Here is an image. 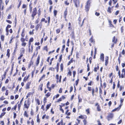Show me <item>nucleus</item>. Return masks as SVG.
Returning a JSON list of instances; mask_svg holds the SVG:
<instances>
[{
  "label": "nucleus",
  "mask_w": 125,
  "mask_h": 125,
  "mask_svg": "<svg viewBox=\"0 0 125 125\" xmlns=\"http://www.w3.org/2000/svg\"><path fill=\"white\" fill-rule=\"evenodd\" d=\"M91 3V0H88L86 3L85 6V10L87 11H88L89 10L90 6Z\"/></svg>",
  "instance_id": "nucleus-1"
},
{
  "label": "nucleus",
  "mask_w": 125,
  "mask_h": 125,
  "mask_svg": "<svg viewBox=\"0 0 125 125\" xmlns=\"http://www.w3.org/2000/svg\"><path fill=\"white\" fill-rule=\"evenodd\" d=\"M30 104L31 103L29 101L28 99L27 101H25V102L24 104V107L28 109Z\"/></svg>",
  "instance_id": "nucleus-2"
},
{
  "label": "nucleus",
  "mask_w": 125,
  "mask_h": 125,
  "mask_svg": "<svg viewBox=\"0 0 125 125\" xmlns=\"http://www.w3.org/2000/svg\"><path fill=\"white\" fill-rule=\"evenodd\" d=\"M113 117V113H109L107 116V119L108 120L111 119Z\"/></svg>",
  "instance_id": "nucleus-3"
},
{
  "label": "nucleus",
  "mask_w": 125,
  "mask_h": 125,
  "mask_svg": "<svg viewBox=\"0 0 125 125\" xmlns=\"http://www.w3.org/2000/svg\"><path fill=\"white\" fill-rule=\"evenodd\" d=\"M36 8H35L33 9V11L32 12V14L31 15L32 17H33L32 19H34V16L36 15Z\"/></svg>",
  "instance_id": "nucleus-4"
},
{
  "label": "nucleus",
  "mask_w": 125,
  "mask_h": 125,
  "mask_svg": "<svg viewBox=\"0 0 125 125\" xmlns=\"http://www.w3.org/2000/svg\"><path fill=\"white\" fill-rule=\"evenodd\" d=\"M56 78L57 79V82H59L60 83L61 82V80L62 78L61 76H60L59 78V76L58 74H57L56 75Z\"/></svg>",
  "instance_id": "nucleus-5"
},
{
  "label": "nucleus",
  "mask_w": 125,
  "mask_h": 125,
  "mask_svg": "<svg viewBox=\"0 0 125 125\" xmlns=\"http://www.w3.org/2000/svg\"><path fill=\"white\" fill-rule=\"evenodd\" d=\"M78 20L79 21V26L80 27H81L83 25V23H84V19H83V20L82 21V22H81V21L80 20V19L79 18Z\"/></svg>",
  "instance_id": "nucleus-6"
},
{
  "label": "nucleus",
  "mask_w": 125,
  "mask_h": 125,
  "mask_svg": "<svg viewBox=\"0 0 125 125\" xmlns=\"http://www.w3.org/2000/svg\"><path fill=\"white\" fill-rule=\"evenodd\" d=\"M122 73L121 74V77L122 78H124L125 75V68L123 69L122 70Z\"/></svg>",
  "instance_id": "nucleus-7"
},
{
  "label": "nucleus",
  "mask_w": 125,
  "mask_h": 125,
  "mask_svg": "<svg viewBox=\"0 0 125 125\" xmlns=\"http://www.w3.org/2000/svg\"><path fill=\"white\" fill-rule=\"evenodd\" d=\"M40 59V57L39 56H38L37 59V60L36 61V66H37L39 63V60Z\"/></svg>",
  "instance_id": "nucleus-8"
},
{
  "label": "nucleus",
  "mask_w": 125,
  "mask_h": 125,
  "mask_svg": "<svg viewBox=\"0 0 125 125\" xmlns=\"http://www.w3.org/2000/svg\"><path fill=\"white\" fill-rule=\"evenodd\" d=\"M31 84V83L29 82H27L26 85V89H29L30 88V86Z\"/></svg>",
  "instance_id": "nucleus-9"
},
{
  "label": "nucleus",
  "mask_w": 125,
  "mask_h": 125,
  "mask_svg": "<svg viewBox=\"0 0 125 125\" xmlns=\"http://www.w3.org/2000/svg\"><path fill=\"white\" fill-rule=\"evenodd\" d=\"M108 56H106L105 58V65L106 66L108 63Z\"/></svg>",
  "instance_id": "nucleus-10"
},
{
  "label": "nucleus",
  "mask_w": 125,
  "mask_h": 125,
  "mask_svg": "<svg viewBox=\"0 0 125 125\" xmlns=\"http://www.w3.org/2000/svg\"><path fill=\"white\" fill-rule=\"evenodd\" d=\"M104 54L103 53L101 54L100 59L103 62L104 61Z\"/></svg>",
  "instance_id": "nucleus-11"
},
{
  "label": "nucleus",
  "mask_w": 125,
  "mask_h": 125,
  "mask_svg": "<svg viewBox=\"0 0 125 125\" xmlns=\"http://www.w3.org/2000/svg\"><path fill=\"white\" fill-rule=\"evenodd\" d=\"M10 50L9 49H8L7 50V53L6 54V55L8 56V57L9 58L10 57Z\"/></svg>",
  "instance_id": "nucleus-12"
},
{
  "label": "nucleus",
  "mask_w": 125,
  "mask_h": 125,
  "mask_svg": "<svg viewBox=\"0 0 125 125\" xmlns=\"http://www.w3.org/2000/svg\"><path fill=\"white\" fill-rule=\"evenodd\" d=\"M25 50L24 48H22L21 49V54H22L24 53Z\"/></svg>",
  "instance_id": "nucleus-13"
},
{
  "label": "nucleus",
  "mask_w": 125,
  "mask_h": 125,
  "mask_svg": "<svg viewBox=\"0 0 125 125\" xmlns=\"http://www.w3.org/2000/svg\"><path fill=\"white\" fill-rule=\"evenodd\" d=\"M51 104L50 103V104H48L47 105L46 107V111H47V110L49 109L50 106H51Z\"/></svg>",
  "instance_id": "nucleus-14"
},
{
  "label": "nucleus",
  "mask_w": 125,
  "mask_h": 125,
  "mask_svg": "<svg viewBox=\"0 0 125 125\" xmlns=\"http://www.w3.org/2000/svg\"><path fill=\"white\" fill-rule=\"evenodd\" d=\"M28 79V78L27 77V76H25L23 80V81L25 82H26Z\"/></svg>",
  "instance_id": "nucleus-15"
},
{
  "label": "nucleus",
  "mask_w": 125,
  "mask_h": 125,
  "mask_svg": "<svg viewBox=\"0 0 125 125\" xmlns=\"http://www.w3.org/2000/svg\"><path fill=\"white\" fill-rule=\"evenodd\" d=\"M67 14V11L66 10L64 12V17L65 18H66V15Z\"/></svg>",
  "instance_id": "nucleus-16"
},
{
  "label": "nucleus",
  "mask_w": 125,
  "mask_h": 125,
  "mask_svg": "<svg viewBox=\"0 0 125 125\" xmlns=\"http://www.w3.org/2000/svg\"><path fill=\"white\" fill-rule=\"evenodd\" d=\"M120 107H120L119 108V107H117V108H115V109L113 110H112V111L113 112H114V111H117V110L118 111L120 109Z\"/></svg>",
  "instance_id": "nucleus-17"
},
{
  "label": "nucleus",
  "mask_w": 125,
  "mask_h": 125,
  "mask_svg": "<svg viewBox=\"0 0 125 125\" xmlns=\"http://www.w3.org/2000/svg\"><path fill=\"white\" fill-rule=\"evenodd\" d=\"M24 115L25 116L27 117H28V114L27 113V112L26 111H25L24 112Z\"/></svg>",
  "instance_id": "nucleus-18"
},
{
  "label": "nucleus",
  "mask_w": 125,
  "mask_h": 125,
  "mask_svg": "<svg viewBox=\"0 0 125 125\" xmlns=\"http://www.w3.org/2000/svg\"><path fill=\"white\" fill-rule=\"evenodd\" d=\"M24 30H23L22 31V33L21 34V36L22 37H23V38L24 37V36H25V34H24Z\"/></svg>",
  "instance_id": "nucleus-19"
},
{
  "label": "nucleus",
  "mask_w": 125,
  "mask_h": 125,
  "mask_svg": "<svg viewBox=\"0 0 125 125\" xmlns=\"http://www.w3.org/2000/svg\"><path fill=\"white\" fill-rule=\"evenodd\" d=\"M124 100V99H122V98H120V102L121 103V104L119 105V106H120V107H121V106H122V103L123 102Z\"/></svg>",
  "instance_id": "nucleus-20"
},
{
  "label": "nucleus",
  "mask_w": 125,
  "mask_h": 125,
  "mask_svg": "<svg viewBox=\"0 0 125 125\" xmlns=\"http://www.w3.org/2000/svg\"><path fill=\"white\" fill-rule=\"evenodd\" d=\"M61 70V71H62L63 70V64L62 63H61L60 65Z\"/></svg>",
  "instance_id": "nucleus-21"
},
{
  "label": "nucleus",
  "mask_w": 125,
  "mask_h": 125,
  "mask_svg": "<svg viewBox=\"0 0 125 125\" xmlns=\"http://www.w3.org/2000/svg\"><path fill=\"white\" fill-rule=\"evenodd\" d=\"M35 101L37 103H38V105H39L40 104V101L38 99H35Z\"/></svg>",
  "instance_id": "nucleus-22"
},
{
  "label": "nucleus",
  "mask_w": 125,
  "mask_h": 125,
  "mask_svg": "<svg viewBox=\"0 0 125 125\" xmlns=\"http://www.w3.org/2000/svg\"><path fill=\"white\" fill-rule=\"evenodd\" d=\"M111 8L110 7H108L107 9V11L109 12V13H111Z\"/></svg>",
  "instance_id": "nucleus-23"
},
{
  "label": "nucleus",
  "mask_w": 125,
  "mask_h": 125,
  "mask_svg": "<svg viewBox=\"0 0 125 125\" xmlns=\"http://www.w3.org/2000/svg\"><path fill=\"white\" fill-rule=\"evenodd\" d=\"M40 26V24H37L36 25V27H35L36 29V30H38Z\"/></svg>",
  "instance_id": "nucleus-24"
},
{
  "label": "nucleus",
  "mask_w": 125,
  "mask_h": 125,
  "mask_svg": "<svg viewBox=\"0 0 125 125\" xmlns=\"http://www.w3.org/2000/svg\"><path fill=\"white\" fill-rule=\"evenodd\" d=\"M31 93L30 92L29 93H28L26 96V98H27L31 95Z\"/></svg>",
  "instance_id": "nucleus-25"
},
{
  "label": "nucleus",
  "mask_w": 125,
  "mask_h": 125,
  "mask_svg": "<svg viewBox=\"0 0 125 125\" xmlns=\"http://www.w3.org/2000/svg\"><path fill=\"white\" fill-rule=\"evenodd\" d=\"M97 109L98 111H100L101 110L100 107L99 106V105H98L97 107Z\"/></svg>",
  "instance_id": "nucleus-26"
},
{
  "label": "nucleus",
  "mask_w": 125,
  "mask_h": 125,
  "mask_svg": "<svg viewBox=\"0 0 125 125\" xmlns=\"http://www.w3.org/2000/svg\"><path fill=\"white\" fill-rule=\"evenodd\" d=\"M89 41L91 42H94V40H93V37L92 36L89 40Z\"/></svg>",
  "instance_id": "nucleus-27"
},
{
  "label": "nucleus",
  "mask_w": 125,
  "mask_h": 125,
  "mask_svg": "<svg viewBox=\"0 0 125 125\" xmlns=\"http://www.w3.org/2000/svg\"><path fill=\"white\" fill-rule=\"evenodd\" d=\"M112 42H114L115 43L116 42V41L115 40V36H114L113 37L112 39Z\"/></svg>",
  "instance_id": "nucleus-28"
},
{
  "label": "nucleus",
  "mask_w": 125,
  "mask_h": 125,
  "mask_svg": "<svg viewBox=\"0 0 125 125\" xmlns=\"http://www.w3.org/2000/svg\"><path fill=\"white\" fill-rule=\"evenodd\" d=\"M62 54L61 55H60V57H59V61L60 62L61 61L62 59Z\"/></svg>",
  "instance_id": "nucleus-29"
},
{
  "label": "nucleus",
  "mask_w": 125,
  "mask_h": 125,
  "mask_svg": "<svg viewBox=\"0 0 125 125\" xmlns=\"http://www.w3.org/2000/svg\"><path fill=\"white\" fill-rule=\"evenodd\" d=\"M63 122V121L62 120L60 122L58 123L57 125H60L61 124H62Z\"/></svg>",
  "instance_id": "nucleus-30"
},
{
  "label": "nucleus",
  "mask_w": 125,
  "mask_h": 125,
  "mask_svg": "<svg viewBox=\"0 0 125 125\" xmlns=\"http://www.w3.org/2000/svg\"><path fill=\"white\" fill-rule=\"evenodd\" d=\"M73 62V58H72V59H71V60L69 62V63L68 64V65H70L71 63H72Z\"/></svg>",
  "instance_id": "nucleus-31"
},
{
  "label": "nucleus",
  "mask_w": 125,
  "mask_h": 125,
  "mask_svg": "<svg viewBox=\"0 0 125 125\" xmlns=\"http://www.w3.org/2000/svg\"><path fill=\"white\" fill-rule=\"evenodd\" d=\"M21 40L22 42H24L25 41V39L23 37H21Z\"/></svg>",
  "instance_id": "nucleus-32"
},
{
  "label": "nucleus",
  "mask_w": 125,
  "mask_h": 125,
  "mask_svg": "<svg viewBox=\"0 0 125 125\" xmlns=\"http://www.w3.org/2000/svg\"><path fill=\"white\" fill-rule=\"evenodd\" d=\"M59 64L58 63H57L56 67L57 68V72H58V70L59 69Z\"/></svg>",
  "instance_id": "nucleus-33"
},
{
  "label": "nucleus",
  "mask_w": 125,
  "mask_h": 125,
  "mask_svg": "<svg viewBox=\"0 0 125 125\" xmlns=\"http://www.w3.org/2000/svg\"><path fill=\"white\" fill-rule=\"evenodd\" d=\"M4 37L3 35H2L1 36V40L2 41H3L4 39Z\"/></svg>",
  "instance_id": "nucleus-34"
},
{
  "label": "nucleus",
  "mask_w": 125,
  "mask_h": 125,
  "mask_svg": "<svg viewBox=\"0 0 125 125\" xmlns=\"http://www.w3.org/2000/svg\"><path fill=\"white\" fill-rule=\"evenodd\" d=\"M54 14L55 16H56L57 12V11L56 10H55L54 11Z\"/></svg>",
  "instance_id": "nucleus-35"
},
{
  "label": "nucleus",
  "mask_w": 125,
  "mask_h": 125,
  "mask_svg": "<svg viewBox=\"0 0 125 125\" xmlns=\"http://www.w3.org/2000/svg\"><path fill=\"white\" fill-rule=\"evenodd\" d=\"M51 94V93H50L48 92L45 95L47 96V97H48Z\"/></svg>",
  "instance_id": "nucleus-36"
},
{
  "label": "nucleus",
  "mask_w": 125,
  "mask_h": 125,
  "mask_svg": "<svg viewBox=\"0 0 125 125\" xmlns=\"http://www.w3.org/2000/svg\"><path fill=\"white\" fill-rule=\"evenodd\" d=\"M26 45V43L24 42H22L21 45L23 46H25Z\"/></svg>",
  "instance_id": "nucleus-37"
},
{
  "label": "nucleus",
  "mask_w": 125,
  "mask_h": 125,
  "mask_svg": "<svg viewBox=\"0 0 125 125\" xmlns=\"http://www.w3.org/2000/svg\"><path fill=\"white\" fill-rule=\"evenodd\" d=\"M86 111L87 112V114H90L89 109H88L86 110Z\"/></svg>",
  "instance_id": "nucleus-38"
},
{
  "label": "nucleus",
  "mask_w": 125,
  "mask_h": 125,
  "mask_svg": "<svg viewBox=\"0 0 125 125\" xmlns=\"http://www.w3.org/2000/svg\"><path fill=\"white\" fill-rule=\"evenodd\" d=\"M121 33H123L124 31V27L123 26H122L121 27Z\"/></svg>",
  "instance_id": "nucleus-39"
},
{
  "label": "nucleus",
  "mask_w": 125,
  "mask_h": 125,
  "mask_svg": "<svg viewBox=\"0 0 125 125\" xmlns=\"http://www.w3.org/2000/svg\"><path fill=\"white\" fill-rule=\"evenodd\" d=\"M9 90H7L6 91V93H5V95H8V94Z\"/></svg>",
  "instance_id": "nucleus-40"
},
{
  "label": "nucleus",
  "mask_w": 125,
  "mask_h": 125,
  "mask_svg": "<svg viewBox=\"0 0 125 125\" xmlns=\"http://www.w3.org/2000/svg\"><path fill=\"white\" fill-rule=\"evenodd\" d=\"M33 38H31L30 39L29 42H32L33 41Z\"/></svg>",
  "instance_id": "nucleus-41"
},
{
  "label": "nucleus",
  "mask_w": 125,
  "mask_h": 125,
  "mask_svg": "<svg viewBox=\"0 0 125 125\" xmlns=\"http://www.w3.org/2000/svg\"><path fill=\"white\" fill-rule=\"evenodd\" d=\"M39 19H38L35 21V23L36 24L38 23H39Z\"/></svg>",
  "instance_id": "nucleus-42"
},
{
  "label": "nucleus",
  "mask_w": 125,
  "mask_h": 125,
  "mask_svg": "<svg viewBox=\"0 0 125 125\" xmlns=\"http://www.w3.org/2000/svg\"><path fill=\"white\" fill-rule=\"evenodd\" d=\"M65 45H63V46H62V52H63V51H64V48H65Z\"/></svg>",
  "instance_id": "nucleus-43"
},
{
  "label": "nucleus",
  "mask_w": 125,
  "mask_h": 125,
  "mask_svg": "<svg viewBox=\"0 0 125 125\" xmlns=\"http://www.w3.org/2000/svg\"><path fill=\"white\" fill-rule=\"evenodd\" d=\"M44 50H45L47 52L48 51V50L47 48V46L44 47Z\"/></svg>",
  "instance_id": "nucleus-44"
},
{
  "label": "nucleus",
  "mask_w": 125,
  "mask_h": 125,
  "mask_svg": "<svg viewBox=\"0 0 125 125\" xmlns=\"http://www.w3.org/2000/svg\"><path fill=\"white\" fill-rule=\"evenodd\" d=\"M60 30L59 29H57L56 30V33H59L60 32Z\"/></svg>",
  "instance_id": "nucleus-45"
},
{
  "label": "nucleus",
  "mask_w": 125,
  "mask_h": 125,
  "mask_svg": "<svg viewBox=\"0 0 125 125\" xmlns=\"http://www.w3.org/2000/svg\"><path fill=\"white\" fill-rule=\"evenodd\" d=\"M6 89L5 87V86H3L2 88V91H4Z\"/></svg>",
  "instance_id": "nucleus-46"
},
{
  "label": "nucleus",
  "mask_w": 125,
  "mask_h": 125,
  "mask_svg": "<svg viewBox=\"0 0 125 125\" xmlns=\"http://www.w3.org/2000/svg\"><path fill=\"white\" fill-rule=\"evenodd\" d=\"M23 56V54H21V55H20V56L18 58V59L19 60L20 59H21V58Z\"/></svg>",
  "instance_id": "nucleus-47"
},
{
  "label": "nucleus",
  "mask_w": 125,
  "mask_h": 125,
  "mask_svg": "<svg viewBox=\"0 0 125 125\" xmlns=\"http://www.w3.org/2000/svg\"><path fill=\"white\" fill-rule=\"evenodd\" d=\"M65 4L66 5H68L69 4V3L67 1H66L65 2Z\"/></svg>",
  "instance_id": "nucleus-48"
},
{
  "label": "nucleus",
  "mask_w": 125,
  "mask_h": 125,
  "mask_svg": "<svg viewBox=\"0 0 125 125\" xmlns=\"http://www.w3.org/2000/svg\"><path fill=\"white\" fill-rule=\"evenodd\" d=\"M6 21L7 22H8L9 24H11L12 23L11 21L10 20H6Z\"/></svg>",
  "instance_id": "nucleus-49"
},
{
  "label": "nucleus",
  "mask_w": 125,
  "mask_h": 125,
  "mask_svg": "<svg viewBox=\"0 0 125 125\" xmlns=\"http://www.w3.org/2000/svg\"><path fill=\"white\" fill-rule=\"evenodd\" d=\"M22 8H26L27 9L26 6V5L25 4H23L22 7Z\"/></svg>",
  "instance_id": "nucleus-50"
},
{
  "label": "nucleus",
  "mask_w": 125,
  "mask_h": 125,
  "mask_svg": "<svg viewBox=\"0 0 125 125\" xmlns=\"http://www.w3.org/2000/svg\"><path fill=\"white\" fill-rule=\"evenodd\" d=\"M42 85H43V84H42L40 86V89L41 91H42Z\"/></svg>",
  "instance_id": "nucleus-51"
},
{
  "label": "nucleus",
  "mask_w": 125,
  "mask_h": 125,
  "mask_svg": "<svg viewBox=\"0 0 125 125\" xmlns=\"http://www.w3.org/2000/svg\"><path fill=\"white\" fill-rule=\"evenodd\" d=\"M5 114V112L3 113H1V115H0V116H1V118L2 117V116H4Z\"/></svg>",
  "instance_id": "nucleus-52"
},
{
  "label": "nucleus",
  "mask_w": 125,
  "mask_h": 125,
  "mask_svg": "<svg viewBox=\"0 0 125 125\" xmlns=\"http://www.w3.org/2000/svg\"><path fill=\"white\" fill-rule=\"evenodd\" d=\"M92 93L93 95V96L94 95V89L93 88L92 89Z\"/></svg>",
  "instance_id": "nucleus-53"
},
{
  "label": "nucleus",
  "mask_w": 125,
  "mask_h": 125,
  "mask_svg": "<svg viewBox=\"0 0 125 125\" xmlns=\"http://www.w3.org/2000/svg\"><path fill=\"white\" fill-rule=\"evenodd\" d=\"M119 11L118 10H117V11H116L115 13V15H117L119 13Z\"/></svg>",
  "instance_id": "nucleus-54"
},
{
  "label": "nucleus",
  "mask_w": 125,
  "mask_h": 125,
  "mask_svg": "<svg viewBox=\"0 0 125 125\" xmlns=\"http://www.w3.org/2000/svg\"><path fill=\"white\" fill-rule=\"evenodd\" d=\"M13 5H11L10 6L8 10H9L10 9H11L13 7Z\"/></svg>",
  "instance_id": "nucleus-55"
},
{
  "label": "nucleus",
  "mask_w": 125,
  "mask_h": 125,
  "mask_svg": "<svg viewBox=\"0 0 125 125\" xmlns=\"http://www.w3.org/2000/svg\"><path fill=\"white\" fill-rule=\"evenodd\" d=\"M62 98H60L59 99H58V100L57 101V102H59L60 101H61L62 100Z\"/></svg>",
  "instance_id": "nucleus-56"
},
{
  "label": "nucleus",
  "mask_w": 125,
  "mask_h": 125,
  "mask_svg": "<svg viewBox=\"0 0 125 125\" xmlns=\"http://www.w3.org/2000/svg\"><path fill=\"white\" fill-rule=\"evenodd\" d=\"M16 114L15 113H14V116H13L14 118H15L16 117Z\"/></svg>",
  "instance_id": "nucleus-57"
},
{
  "label": "nucleus",
  "mask_w": 125,
  "mask_h": 125,
  "mask_svg": "<svg viewBox=\"0 0 125 125\" xmlns=\"http://www.w3.org/2000/svg\"><path fill=\"white\" fill-rule=\"evenodd\" d=\"M122 53L123 54V55H124L125 54V50H124V49H123V51L122 52Z\"/></svg>",
  "instance_id": "nucleus-58"
},
{
  "label": "nucleus",
  "mask_w": 125,
  "mask_h": 125,
  "mask_svg": "<svg viewBox=\"0 0 125 125\" xmlns=\"http://www.w3.org/2000/svg\"><path fill=\"white\" fill-rule=\"evenodd\" d=\"M79 80L77 79V80H76L75 81V84L76 85H77L78 83Z\"/></svg>",
  "instance_id": "nucleus-59"
},
{
  "label": "nucleus",
  "mask_w": 125,
  "mask_h": 125,
  "mask_svg": "<svg viewBox=\"0 0 125 125\" xmlns=\"http://www.w3.org/2000/svg\"><path fill=\"white\" fill-rule=\"evenodd\" d=\"M112 3V1L111 0H110V1L109 2V4L110 6H111V5Z\"/></svg>",
  "instance_id": "nucleus-60"
},
{
  "label": "nucleus",
  "mask_w": 125,
  "mask_h": 125,
  "mask_svg": "<svg viewBox=\"0 0 125 125\" xmlns=\"http://www.w3.org/2000/svg\"><path fill=\"white\" fill-rule=\"evenodd\" d=\"M95 14L97 16H99L100 15V13L97 12H95Z\"/></svg>",
  "instance_id": "nucleus-61"
},
{
  "label": "nucleus",
  "mask_w": 125,
  "mask_h": 125,
  "mask_svg": "<svg viewBox=\"0 0 125 125\" xmlns=\"http://www.w3.org/2000/svg\"><path fill=\"white\" fill-rule=\"evenodd\" d=\"M11 18V15L9 14L7 17V19H10Z\"/></svg>",
  "instance_id": "nucleus-62"
},
{
  "label": "nucleus",
  "mask_w": 125,
  "mask_h": 125,
  "mask_svg": "<svg viewBox=\"0 0 125 125\" xmlns=\"http://www.w3.org/2000/svg\"><path fill=\"white\" fill-rule=\"evenodd\" d=\"M97 122L98 123V125H101V124L100 123V121L99 120H98Z\"/></svg>",
  "instance_id": "nucleus-63"
},
{
  "label": "nucleus",
  "mask_w": 125,
  "mask_h": 125,
  "mask_svg": "<svg viewBox=\"0 0 125 125\" xmlns=\"http://www.w3.org/2000/svg\"><path fill=\"white\" fill-rule=\"evenodd\" d=\"M0 99L2 100H3L5 99V98L3 97V96H2L0 98Z\"/></svg>",
  "instance_id": "nucleus-64"
}]
</instances>
